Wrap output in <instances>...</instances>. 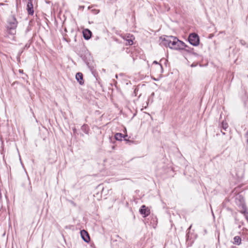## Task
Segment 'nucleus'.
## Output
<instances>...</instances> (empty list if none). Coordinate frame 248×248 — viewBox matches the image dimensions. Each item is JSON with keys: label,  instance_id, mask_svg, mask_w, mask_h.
<instances>
[{"label": "nucleus", "instance_id": "1a4fd4ad", "mask_svg": "<svg viewBox=\"0 0 248 248\" xmlns=\"http://www.w3.org/2000/svg\"><path fill=\"white\" fill-rule=\"evenodd\" d=\"M76 78L80 85L84 84L83 75L81 73L78 72L76 75Z\"/></svg>", "mask_w": 248, "mask_h": 248}, {"label": "nucleus", "instance_id": "ddd939ff", "mask_svg": "<svg viewBox=\"0 0 248 248\" xmlns=\"http://www.w3.org/2000/svg\"><path fill=\"white\" fill-rule=\"evenodd\" d=\"M154 63H155L156 64H157V67L158 68H159L161 70V72L162 73V71H163V67H162V66L161 64L155 61L154 62H153Z\"/></svg>", "mask_w": 248, "mask_h": 248}, {"label": "nucleus", "instance_id": "6e6552de", "mask_svg": "<svg viewBox=\"0 0 248 248\" xmlns=\"http://www.w3.org/2000/svg\"><path fill=\"white\" fill-rule=\"evenodd\" d=\"M83 37L85 39L89 40L92 35V32L88 29H85L83 31Z\"/></svg>", "mask_w": 248, "mask_h": 248}, {"label": "nucleus", "instance_id": "9b49d317", "mask_svg": "<svg viewBox=\"0 0 248 248\" xmlns=\"http://www.w3.org/2000/svg\"><path fill=\"white\" fill-rule=\"evenodd\" d=\"M243 210L241 211V212L244 214L245 218L248 221V212H247L246 206L244 204H242Z\"/></svg>", "mask_w": 248, "mask_h": 248}, {"label": "nucleus", "instance_id": "423d86ee", "mask_svg": "<svg viewBox=\"0 0 248 248\" xmlns=\"http://www.w3.org/2000/svg\"><path fill=\"white\" fill-rule=\"evenodd\" d=\"M141 214L143 215L144 217H147L150 214V210L147 208L145 205H142L140 210Z\"/></svg>", "mask_w": 248, "mask_h": 248}, {"label": "nucleus", "instance_id": "9d476101", "mask_svg": "<svg viewBox=\"0 0 248 248\" xmlns=\"http://www.w3.org/2000/svg\"><path fill=\"white\" fill-rule=\"evenodd\" d=\"M127 136V135H124L122 133H117L115 135V138L117 140H122V139L124 138V140H127L125 138Z\"/></svg>", "mask_w": 248, "mask_h": 248}, {"label": "nucleus", "instance_id": "4468645a", "mask_svg": "<svg viewBox=\"0 0 248 248\" xmlns=\"http://www.w3.org/2000/svg\"><path fill=\"white\" fill-rule=\"evenodd\" d=\"M246 137L247 138V142L248 144V131L247 132L246 134Z\"/></svg>", "mask_w": 248, "mask_h": 248}, {"label": "nucleus", "instance_id": "f03ea898", "mask_svg": "<svg viewBox=\"0 0 248 248\" xmlns=\"http://www.w3.org/2000/svg\"><path fill=\"white\" fill-rule=\"evenodd\" d=\"M188 41L190 44L194 46H197L199 44V37L196 33H191L188 37Z\"/></svg>", "mask_w": 248, "mask_h": 248}, {"label": "nucleus", "instance_id": "7ed1b4c3", "mask_svg": "<svg viewBox=\"0 0 248 248\" xmlns=\"http://www.w3.org/2000/svg\"><path fill=\"white\" fill-rule=\"evenodd\" d=\"M123 38L125 40L126 42L125 43V44L126 45H129L131 46L133 45V40L135 39V37L134 36L130 34H126L125 35H124L122 36Z\"/></svg>", "mask_w": 248, "mask_h": 248}, {"label": "nucleus", "instance_id": "20e7f679", "mask_svg": "<svg viewBox=\"0 0 248 248\" xmlns=\"http://www.w3.org/2000/svg\"><path fill=\"white\" fill-rule=\"evenodd\" d=\"M8 28L10 29L16 28L17 25V21L16 19L14 16L10 17L8 19Z\"/></svg>", "mask_w": 248, "mask_h": 248}, {"label": "nucleus", "instance_id": "f8f14e48", "mask_svg": "<svg viewBox=\"0 0 248 248\" xmlns=\"http://www.w3.org/2000/svg\"><path fill=\"white\" fill-rule=\"evenodd\" d=\"M233 240H234L233 243L234 244L238 245H239L241 244V239L239 236H235L233 238Z\"/></svg>", "mask_w": 248, "mask_h": 248}, {"label": "nucleus", "instance_id": "39448f33", "mask_svg": "<svg viewBox=\"0 0 248 248\" xmlns=\"http://www.w3.org/2000/svg\"><path fill=\"white\" fill-rule=\"evenodd\" d=\"M32 0H28V3L27 6V10L28 13L29 15H33L34 13L33 8V4H32Z\"/></svg>", "mask_w": 248, "mask_h": 248}, {"label": "nucleus", "instance_id": "0eeeda50", "mask_svg": "<svg viewBox=\"0 0 248 248\" xmlns=\"http://www.w3.org/2000/svg\"><path fill=\"white\" fill-rule=\"evenodd\" d=\"M80 234L82 238V239L84 240V241L86 242H88L90 240V237L89 236L88 233L85 230H82L80 232Z\"/></svg>", "mask_w": 248, "mask_h": 248}, {"label": "nucleus", "instance_id": "2eb2a0df", "mask_svg": "<svg viewBox=\"0 0 248 248\" xmlns=\"http://www.w3.org/2000/svg\"><path fill=\"white\" fill-rule=\"evenodd\" d=\"M222 125H223V129L225 130L227 128V126L226 125L227 124H224L223 123Z\"/></svg>", "mask_w": 248, "mask_h": 248}, {"label": "nucleus", "instance_id": "f257e3e1", "mask_svg": "<svg viewBox=\"0 0 248 248\" xmlns=\"http://www.w3.org/2000/svg\"><path fill=\"white\" fill-rule=\"evenodd\" d=\"M163 45L173 49H184L186 46L176 37L172 36H167L163 40Z\"/></svg>", "mask_w": 248, "mask_h": 248}, {"label": "nucleus", "instance_id": "dca6fc26", "mask_svg": "<svg viewBox=\"0 0 248 248\" xmlns=\"http://www.w3.org/2000/svg\"><path fill=\"white\" fill-rule=\"evenodd\" d=\"M19 72L20 73H23V70H19Z\"/></svg>", "mask_w": 248, "mask_h": 248}]
</instances>
